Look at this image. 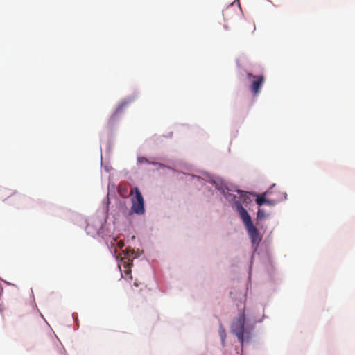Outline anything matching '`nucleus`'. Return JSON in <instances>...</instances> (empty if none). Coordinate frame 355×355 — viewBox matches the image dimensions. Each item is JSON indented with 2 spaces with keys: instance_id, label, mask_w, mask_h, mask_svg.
Here are the masks:
<instances>
[{
  "instance_id": "nucleus-1",
  "label": "nucleus",
  "mask_w": 355,
  "mask_h": 355,
  "mask_svg": "<svg viewBox=\"0 0 355 355\" xmlns=\"http://www.w3.org/2000/svg\"><path fill=\"white\" fill-rule=\"evenodd\" d=\"M131 198V211L137 214L142 215L145 212L144 200L141 193L137 187L132 188L130 191Z\"/></svg>"
},
{
  "instance_id": "nucleus-2",
  "label": "nucleus",
  "mask_w": 355,
  "mask_h": 355,
  "mask_svg": "<svg viewBox=\"0 0 355 355\" xmlns=\"http://www.w3.org/2000/svg\"><path fill=\"white\" fill-rule=\"evenodd\" d=\"M245 324V315L244 311H242L239 317L231 325L232 332L236 335L241 343H243L244 340Z\"/></svg>"
},
{
  "instance_id": "nucleus-3",
  "label": "nucleus",
  "mask_w": 355,
  "mask_h": 355,
  "mask_svg": "<svg viewBox=\"0 0 355 355\" xmlns=\"http://www.w3.org/2000/svg\"><path fill=\"white\" fill-rule=\"evenodd\" d=\"M246 76L248 79L252 78L253 80L249 86V89L254 96H257L261 92L262 85L265 81V78L263 75H253L252 73L248 72Z\"/></svg>"
},
{
  "instance_id": "nucleus-4",
  "label": "nucleus",
  "mask_w": 355,
  "mask_h": 355,
  "mask_svg": "<svg viewBox=\"0 0 355 355\" xmlns=\"http://www.w3.org/2000/svg\"><path fill=\"white\" fill-rule=\"evenodd\" d=\"M245 227L252 244L258 245L261 240V237L257 227L253 225V223Z\"/></svg>"
},
{
  "instance_id": "nucleus-5",
  "label": "nucleus",
  "mask_w": 355,
  "mask_h": 355,
  "mask_svg": "<svg viewBox=\"0 0 355 355\" xmlns=\"http://www.w3.org/2000/svg\"><path fill=\"white\" fill-rule=\"evenodd\" d=\"M236 208L245 226L247 227L252 224L251 218L246 209H244L243 207L240 204L237 205Z\"/></svg>"
},
{
  "instance_id": "nucleus-6",
  "label": "nucleus",
  "mask_w": 355,
  "mask_h": 355,
  "mask_svg": "<svg viewBox=\"0 0 355 355\" xmlns=\"http://www.w3.org/2000/svg\"><path fill=\"white\" fill-rule=\"evenodd\" d=\"M270 193V189L268 190L266 193H263L261 196H257V198L256 199V202L258 205L261 206L266 203V196Z\"/></svg>"
},
{
  "instance_id": "nucleus-7",
  "label": "nucleus",
  "mask_w": 355,
  "mask_h": 355,
  "mask_svg": "<svg viewBox=\"0 0 355 355\" xmlns=\"http://www.w3.org/2000/svg\"><path fill=\"white\" fill-rule=\"evenodd\" d=\"M128 102H122L120 103V105L118 106L117 109L116 110L115 112L112 115V118L114 119L118 114L121 112L123 109L128 105Z\"/></svg>"
},
{
  "instance_id": "nucleus-8",
  "label": "nucleus",
  "mask_w": 355,
  "mask_h": 355,
  "mask_svg": "<svg viewBox=\"0 0 355 355\" xmlns=\"http://www.w3.org/2000/svg\"><path fill=\"white\" fill-rule=\"evenodd\" d=\"M245 28H247L248 31L250 33H253L256 29L255 24L253 21H247L245 24Z\"/></svg>"
},
{
  "instance_id": "nucleus-9",
  "label": "nucleus",
  "mask_w": 355,
  "mask_h": 355,
  "mask_svg": "<svg viewBox=\"0 0 355 355\" xmlns=\"http://www.w3.org/2000/svg\"><path fill=\"white\" fill-rule=\"evenodd\" d=\"M123 268H125V270H123L124 273H125L126 275H128L131 272V270H130V265H132L131 263L129 262V261L127 262V261H123Z\"/></svg>"
},
{
  "instance_id": "nucleus-10",
  "label": "nucleus",
  "mask_w": 355,
  "mask_h": 355,
  "mask_svg": "<svg viewBox=\"0 0 355 355\" xmlns=\"http://www.w3.org/2000/svg\"><path fill=\"white\" fill-rule=\"evenodd\" d=\"M257 217L259 218V219H262L265 217V212L264 211H263L262 209H259L258 210V212H257Z\"/></svg>"
},
{
  "instance_id": "nucleus-11",
  "label": "nucleus",
  "mask_w": 355,
  "mask_h": 355,
  "mask_svg": "<svg viewBox=\"0 0 355 355\" xmlns=\"http://www.w3.org/2000/svg\"><path fill=\"white\" fill-rule=\"evenodd\" d=\"M137 161L139 163H150L148 159L144 157H138Z\"/></svg>"
},
{
  "instance_id": "nucleus-12",
  "label": "nucleus",
  "mask_w": 355,
  "mask_h": 355,
  "mask_svg": "<svg viewBox=\"0 0 355 355\" xmlns=\"http://www.w3.org/2000/svg\"><path fill=\"white\" fill-rule=\"evenodd\" d=\"M275 203H276V202L275 200H270L266 199V204H267V205H274Z\"/></svg>"
},
{
  "instance_id": "nucleus-13",
  "label": "nucleus",
  "mask_w": 355,
  "mask_h": 355,
  "mask_svg": "<svg viewBox=\"0 0 355 355\" xmlns=\"http://www.w3.org/2000/svg\"><path fill=\"white\" fill-rule=\"evenodd\" d=\"M117 245L118 247L120 248V249H122L123 247H124V243L123 241H119L118 243H117Z\"/></svg>"
},
{
  "instance_id": "nucleus-14",
  "label": "nucleus",
  "mask_w": 355,
  "mask_h": 355,
  "mask_svg": "<svg viewBox=\"0 0 355 355\" xmlns=\"http://www.w3.org/2000/svg\"><path fill=\"white\" fill-rule=\"evenodd\" d=\"M126 251V255L128 256L129 255V252H131V254H133L134 253V251L132 250H130L129 251L128 250V249L125 250Z\"/></svg>"
},
{
  "instance_id": "nucleus-15",
  "label": "nucleus",
  "mask_w": 355,
  "mask_h": 355,
  "mask_svg": "<svg viewBox=\"0 0 355 355\" xmlns=\"http://www.w3.org/2000/svg\"><path fill=\"white\" fill-rule=\"evenodd\" d=\"M134 285H135V286H137H137H139V283H137V282H135L134 283Z\"/></svg>"
}]
</instances>
